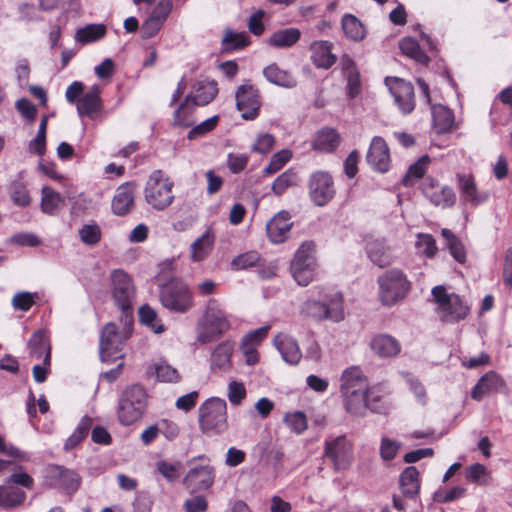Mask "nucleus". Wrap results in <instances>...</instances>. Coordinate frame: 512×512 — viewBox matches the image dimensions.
<instances>
[{
  "label": "nucleus",
  "instance_id": "f257e3e1",
  "mask_svg": "<svg viewBox=\"0 0 512 512\" xmlns=\"http://www.w3.org/2000/svg\"><path fill=\"white\" fill-rule=\"evenodd\" d=\"M112 295L122 312L123 330L119 331L113 322L107 323L101 332L100 357L103 362H113L123 358V344L131 334L133 326L132 302L135 289L131 277L121 269L111 273Z\"/></svg>",
  "mask_w": 512,
  "mask_h": 512
},
{
  "label": "nucleus",
  "instance_id": "f03ea898",
  "mask_svg": "<svg viewBox=\"0 0 512 512\" xmlns=\"http://www.w3.org/2000/svg\"><path fill=\"white\" fill-rule=\"evenodd\" d=\"M340 393L345 410L354 416L365 415L368 379L358 366L346 368L340 378Z\"/></svg>",
  "mask_w": 512,
  "mask_h": 512
},
{
  "label": "nucleus",
  "instance_id": "7ed1b4c3",
  "mask_svg": "<svg viewBox=\"0 0 512 512\" xmlns=\"http://www.w3.org/2000/svg\"><path fill=\"white\" fill-rule=\"evenodd\" d=\"M431 295L436 304V313L442 322L458 323L470 313V305L464 297L456 293H448L442 285L433 287Z\"/></svg>",
  "mask_w": 512,
  "mask_h": 512
},
{
  "label": "nucleus",
  "instance_id": "20e7f679",
  "mask_svg": "<svg viewBox=\"0 0 512 512\" xmlns=\"http://www.w3.org/2000/svg\"><path fill=\"white\" fill-rule=\"evenodd\" d=\"M148 395L139 384L128 386L120 395L117 407L118 420L122 425L129 426L140 420L146 410Z\"/></svg>",
  "mask_w": 512,
  "mask_h": 512
},
{
  "label": "nucleus",
  "instance_id": "39448f33",
  "mask_svg": "<svg viewBox=\"0 0 512 512\" xmlns=\"http://www.w3.org/2000/svg\"><path fill=\"white\" fill-rule=\"evenodd\" d=\"M174 181L163 171L154 170L144 187L146 203L156 211L166 210L174 201Z\"/></svg>",
  "mask_w": 512,
  "mask_h": 512
},
{
  "label": "nucleus",
  "instance_id": "423d86ee",
  "mask_svg": "<svg viewBox=\"0 0 512 512\" xmlns=\"http://www.w3.org/2000/svg\"><path fill=\"white\" fill-rule=\"evenodd\" d=\"M200 430L207 435H220L228 428L227 403L219 397L206 399L198 409Z\"/></svg>",
  "mask_w": 512,
  "mask_h": 512
},
{
  "label": "nucleus",
  "instance_id": "0eeeda50",
  "mask_svg": "<svg viewBox=\"0 0 512 512\" xmlns=\"http://www.w3.org/2000/svg\"><path fill=\"white\" fill-rule=\"evenodd\" d=\"M319 300H307L302 311L307 316L317 320L340 322L344 319L343 296L340 292L324 293L323 288H317Z\"/></svg>",
  "mask_w": 512,
  "mask_h": 512
},
{
  "label": "nucleus",
  "instance_id": "6e6552de",
  "mask_svg": "<svg viewBox=\"0 0 512 512\" xmlns=\"http://www.w3.org/2000/svg\"><path fill=\"white\" fill-rule=\"evenodd\" d=\"M159 300L170 312L184 314L194 306L193 293L183 280L172 278L159 289Z\"/></svg>",
  "mask_w": 512,
  "mask_h": 512
},
{
  "label": "nucleus",
  "instance_id": "1a4fd4ad",
  "mask_svg": "<svg viewBox=\"0 0 512 512\" xmlns=\"http://www.w3.org/2000/svg\"><path fill=\"white\" fill-rule=\"evenodd\" d=\"M379 285V299L385 306L395 305L404 299L411 289V283L403 271L390 269L377 279Z\"/></svg>",
  "mask_w": 512,
  "mask_h": 512
},
{
  "label": "nucleus",
  "instance_id": "9d476101",
  "mask_svg": "<svg viewBox=\"0 0 512 512\" xmlns=\"http://www.w3.org/2000/svg\"><path fill=\"white\" fill-rule=\"evenodd\" d=\"M314 248L313 242H304L297 249L291 262V274L300 286H307L314 278L317 266Z\"/></svg>",
  "mask_w": 512,
  "mask_h": 512
},
{
  "label": "nucleus",
  "instance_id": "9b49d317",
  "mask_svg": "<svg viewBox=\"0 0 512 512\" xmlns=\"http://www.w3.org/2000/svg\"><path fill=\"white\" fill-rule=\"evenodd\" d=\"M202 330L198 333V341L202 344L209 343L220 337L231 327L226 312L220 309L216 302L210 301L204 315Z\"/></svg>",
  "mask_w": 512,
  "mask_h": 512
},
{
  "label": "nucleus",
  "instance_id": "f8f14e48",
  "mask_svg": "<svg viewBox=\"0 0 512 512\" xmlns=\"http://www.w3.org/2000/svg\"><path fill=\"white\" fill-rule=\"evenodd\" d=\"M324 455L331 461L335 471H345L352 463V444L345 435L330 436L324 443Z\"/></svg>",
  "mask_w": 512,
  "mask_h": 512
},
{
  "label": "nucleus",
  "instance_id": "ddd939ff",
  "mask_svg": "<svg viewBox=\"0 0 512 512\" xmlns=\"http://www.w3.org/2000/svg\"><path fill=\"white\" fill-rule=\"evenodd\" d=\"M236 108L245 120H254L259 116L262 105L259 90L247 80L235 92Z\"/></svg>",
  "mask_w": 512,
  "mask_h": 512
},
{
  "label": "nucleus",
  "instance_id": "4468645a",
  "mask_svg": "<svg viewBox=\"0 0 512 512\" xmlns=\"http://www.w3.org/2000/svg\"><path fill=\"white\" fill-rule=\"evenodd\" d=\"M308 189L311 201L319 207L327 205L336 193L332 176L321 170L310 175Z\"/></svg>",
  "mask_w": 512,
  "mask_h": 512
},
{
  "label": "nucleus",
  "instance_id": "2eb2a0df",
  "mask_svg": "<svg viewBox=\"0 0 512 512\" xmlns=\"http://www.w3.org/2000/svg\"><path fill=\"white\" fill-rule=\"evenodd\" d=\"M44 479L49 487L67 494L76 492L80 486V477L76 472L57 465L46 468Z\"/></svg>",
  "mask_w": 512,
  "mask_h": 512
},
{
  "label": "nucleus",
  "instance_id": "dca6fc26",
  "mask_svg": "<svg viewBox=\"0 0 512 512\" xmlns=\"http://www.w3.org/2000/svg\"><path fill=\"white\" fill-rule=\"evenodd\" d=\"M385 83L401 112L403 114L411 113L415 108L413 85L396 77H387Z\"/></svg>",
  "mask_w": 512,
  "mask_h": 512
},
{
  "label": "nucleus",
  "instance_id": "f3484780",
  "mask_svg": "<svg viewBox=\"0 0 512 512\" xmlns=\"http://www.w3.org/2000/svg\"><path fill=\"white\" fill-rule=\"evenodd\" d=\"M422 192L429 201L443 208L454 205L456 196L453 189L449 186H441L439 182L428 176L422 182Z\"/></svg>",
  "mask_w": 512,
  "mask_h": 512
},
{
  "label": "nucleus",
  "instance_id": "a211bd4d",
  "mask_svg": "<svg viewBox=\"0 0 512 512\" xmlns=\"http://www.w3.org/2000/svg\"><path fill=\"white\" fill-rule=\"evenodd\" d=\"M367 163L377 172L386 173L390 168V153L386 141L375 136L370 144L367 156Z\"/></svg>",
  "mask_w": 512,
  "mask_h": 512
},
{
  "label": "nucleus",
  "instance_id": "6ab92c4d",
  "mask_svg": "<svg viewBox=\"0 0 512 512\" xmlns=\"http://www.w3.org/2000/svg\"><path fill=\"white\" fill-rule=\"evenodd\" d=\"M103 111V102L101 99V88L99 85H93L77 102V112L79 116H86L91 120L96 119Z\"/></svg>",
  "mask_w": 512,
  "mask_h": 512
},
{
  "label": "nucleus",
  "instance_id": "aec40b11",
  "mask_svg": "<svg viewBox=\"0 0 512 512\" xmlns=\"http://www.w3.org/2000/svg\"><path fill=\"white\" fill-rule=\"evenodd\" d=\"M218 94V84L215 80H197L191 87L187 98L194 105L206 106L211 103Z\"/></svg>",
  "mask_w": 512,
  "mask_h": 512
},
{
  "label": "nucleus",
  "instance_id": "412c9836",
  "mask_svg": "<svg viewBox=\"0 0 512 512\" xmlns=\"http://www.w3.org/2000/svg\"><path fill=\"white\" fill-rule=\"evenodd\" d=\"M134 206V185L126 182L116 189L111 202V209L114 215L125 216L134 209Z\"/></svg>",
  "mask_w": 512,
  "mask_h": 512
},
{
  "label": "nucleus",
  "instance_id": "4be33fe9",
  "mask_svg": "<svg viewBox=\"0 0 512 512\" xmlns=\"http://www.w3.org/2000/svg\"><path fill=\"white\" fill-rule=\"evenodd\" d=\"M332 49L333 44L327 40H317L310 44V59L316 68L327 70L336 63L337 57Z\"/></svg>",
  "mask_w": 512,
  "mask_h": 512
},
{
  "label": "nucleus",
  "instance_id": "5701e85b",
  "mask_svg": "<svg viewBox=\"0 0 512 512\" xmlns=\"http://www.w3.org/2000/svg\"><path fill=\"white\" fill-rule=\"evenodd\" d=\"M505 386L504 379L497 372L488 371L472 388L471 397L476 401H481L485 394L498 392Z\"/></svg>",
  "mask_w": 512,
  "mask_h": 512
},
{
  "label": "nucleus",
  "instance_id": "b1692460",
  "mask_svg": "<svg viewBox=\"0 0 512 512\" xmlns=\"http://www.w3.org/2000/svg\"><path fill=\"white\" fill-rule=\"evenodd\" d=\"M231 267L234 270H244L251 267H259L260 269L258 272L263 279H269L275 274L274 269L271 267L265 269L262 268L263 259L257 251H248L237 255L232 259Z\"/></svg>",
  "mask_w": 512,
  "mask_h": 512
},
{
  "label": "nucleus",
  "instance_id": "393cba45",
  "mask_svg": "<svg viewBox=\"0 0 512 512\" xmlns=\"http://www.w3.org/2000/svg\"><path fill=\"white\" fill-rule=\"evenodd\" d=\"M290 219L288 212L281 211L267 223L266 231L271 242L282 243L288 238L292 227Z\"/></svg>",
  "mask_w": 512,
  "mask_h": 512
},
{
  "label": "nucleus",
  "instance_id": "a878e982",
  "mask_svg": "<svg viewBox=\"0 0 512 512\" xmlns=\"http://www.w3.org/2000/svg\"><path fill=\"white\" fill-rule=\"evenodd\" d=\"M214 477V469L210 465H201L188 471L184 483L194 490H206L213 484Z\"/></svg>",
  "mask_w": 512,
  "mask_h": 512
},
{
  "label": "nucleus",
  "instance_id": "bb28decb",
  "mask_svg": "<svg viewBox=\"0 0 512 512\" xmlns=\"http://www.w3.org/2000/svg\"><path fill=\"white\" fill-rule=\"evenodd\" d=\"M274 345L282 356V359L289 365H297L301 358L302 353L297 341L287 335L280 333L274 338Z\"/></svg>",
  "mask_w": 512,
  "mask_h": 512
},
{
  "label": "nucleus",
  "instance_id": "cd10ccee",
  "mask_svg": "<svg viewBox=\"0 0 512 512\" xmlns=\"http://www.w3.org/2000/svg\"><path fill=\"white\" fill-rule=\"evenodd\" d=\"M340 141V134L334 128L323 127L315 133L311 148L321 153H333Z\"/></svg>",
  "mask_w": 512,
  "mask_h": 512
},
{
  "label": "nucleus",
  "instance_id": "c85d7f7f",
  "mask_svg": "<svg viewBox=\"0 0 512 512\" xmlns=\"http://www.w3.org/2000/svg\"><path fill=\"white\" fill-rule=\"evenodd\" d=\"M234 351V342L225 340L219 343L211 353V371L226 372L232 366L231 357Z\"/></svg>",
  "mask_w": 512,
  "mask_h": 512
},
{
  "label": "nucleus",
  "instance_id": "c756f323",
  "mask_svg": "<svg viewBox=\"0 0 512 512\" xmlns=\"http://www.w3.org/2000/svg\"><path fill=\"white\" fill-rule=\"evenodd\" d=\"M28 349L30 354L37 359H41L43 357V363L45 366L51 365V345L46 331H35L29 339Z\"/></svg>",
  "mask_w": 512,
  "mask_h": 512
},
{
  "label": "nucleus",
  "instance_id": "7c9ffc66",
  "mask_svg": "<svg viewBox=\"0 0 512 512\" xmlns=\"http://www.w3.org/2000/svg\"><path fill=\"white\" fill-rule=\"evenodd\" d=\"M402 495L408 499H416L420 491V475L415 466L406 467L399 477Z\"/></svg>",
  "mask_w": 512,
  "mask_h": 512
},
{
  "label": "nucleus",
  "instance_id": "2f4dec72",
  "mask_svg": "<svg viewBox=\"0 0 512 512\" xmlns=\"http://www.w3.org/2000/svg\"><path fill=\"white\" fill-rule=\"evenodd\" d=\"M370 346L374 353L382 358L394 357L401 351L399 341L388 334L376 335L371 340Z\"/></svg>",
  "mask_w": 512,
  "mask_h": 512
},
{
  "label": "nucleus",
  "instance_id": "473e14b6",
  "mask_svg": "<svg viewBox=\"0 0 512 512\" xmlns=\"http://www.w3.org/2000/svg\"><path fill=\"white\" fill-rule=\"evenodd\" d=\"M366 254L375 265L383 268L391 264L392 256L385 243L379 239H372L366 243Z\"/></svg>",
  "mask_w": 512,
  "mask_h": 512
},
{
  "label": "nucleus",
  "instance_id": "72a5a7b5",
  "mask_svg": "<svg viewBox=\"0 0 512 512\" xmlns=\"http://www.w3.org/2000/svg\"><path fill=\"white\" fill-rule=\"evenodd\" d=\"M215 236L211 230H206L191 245V260L201 262L212 252Z\"/></svg>",
  "mask_w": 512,
  "mask_h": 512
},
{
  "label": "nucleus",
  "instance_id": "f704fd0d",
  "mask_svg": "<svg viewBox=\"0 0 512 512\" xmlns=\"http://www.w3.org/2000/svg\"><path fill=\"white\" fill-rule=\"evenodd\" d=\"M432 109L433 127L438 134H445L453 128L454 113L443 105H434Z\"/></svg>",
  "mask_w": 512,
  "mask_h": 512
},
{
  "label": "nucleus",
  "instance_id": "c9c22d12",
  "mask_svg": "<svg viewBox=\"0 0 512 512\" xmlns=\"http://www.w3.org/2000/svg\"><path fill=\"white\" fill-rule=\"evenodd\" d=\"M107 27L102 23H91L76 30L75 41L82 45L97 42L105 37Z\"/></svg>",
  "mask_w": 512,
  "mask_h": 512
},
{
  "label": "nucleus",
  "instance_id": "e433bc0d",
  "mask_svg": "<svg viewBox=\"0 0 512 512\" xmlns=\"http://www.w3.org/2000/svg\"><path fill=\"white\" fill-rule=\"evenodd\" d=\"M263 75L267 81L285 88H293L296 86V80L286 70L280 69L277 64L273 63L265 67Z\"/></svg>",
  "mask_w": 512,
  "mask_h": 512
},
{
  "label": "nucleus",
  "instance_id": "4c0bfd02",
  "mask_svg": "<svg viewBox=\"0 0 512 512\" xmlns=\"http://www.w3.org/2000/svg\"><path fill=\"white\" fill-rule=\"evenodd\" d=\"M41 210L43 213L54 216L64 206V198L51 187L42 188Z\"/></svg>",
  "mask_w": 512,
  "mask_h": 512
},
{
  "label": "nucleus",
  "instance_id": "58836bf2",
  "mask_svg": "<svg viewBox=\"0 0 512 512\" xmlns=\"http://www.w3.org/2000/svg\"><path fill=\"white\" fill-rule=\"evenodd\" d=\"M301 32L298 28H285L274 32L269 38V44L276 48H289L299 41Z\"/></svg>",
  "mask_w": 512,
  "mask_h": 512
},
{
  "label": "nucleus",
  "instance_id": "ea45409f",
  "mask_svg": "<svg viewBox=\"0 0 512 512\" xmlns=\"http://www.w3.org/2000/svg\"><path fill=\"white\" fill-rule=\"evenodd\" d=\"M26 493L19 487L6 484L0 486V506L5 508L15 507L24 502Z\"/></svg>",
  "mask_w": 512,
  "mask_h": 512
},
{
  "label": "nucleus",
  "instance_id": "a19ab883",
  "mask_svg": "<svg viewBox=\"0 0 512 512\" xmlns=\"http://www.w3.org/2000/svg\"><path fill=\"white\" fill-rule=\"evenodd\" d=\"M8 193L11 201L18 207H27L31 203V197L25 182L21 179H15L8 185Z\"/></svg>",
  "mask_w": 512,
  "mask_h": 512
},
{
  "label": "nucleus",
  "instance_id": "79ce46f5",
  "mask_svg": "<svg viewBox=\"0 0 512 512\" xmlns=\"http://www.w3.org/2000/svg\"><path fill=\"white\" fill-rule=\"evenodd\" d=\"M197 106L198 105L192 104V102L187 97H185L174 111V125L185 128L192 126L194 124L193 115Z\"/></svg>",
  "mask_w": 512,
  "mask_h": 512
},
{
  "label": "nucleus",
  "instance_id": "37998d69",
  "mask_svg": "<svg viewBox=\"0 0 512 512\" xmlns=\"http://www.w3.org/2000/svg\"><path fill=\"white\" fill-rule=\"evenodd\" d=\"M401 52L420 64L427 65L430 61L428 55L421 49L418 41L412 37H405L399 43Z\"/></svg>",
  "mask_w": 512,
  "mask_h": 512
},
{
  "label": "nucleus",
  "instance_id": "c03bdc74",
  "mask_svg": "<svg viewBox=\"0 0 512 512\" xmlns=\"http://www.w3.org/2000/svg\"><path fill=\"white\" fill-rule=\"evenodd\" d=\"M430 163L428 155L421 156L415 163L410 165L405 176L402 179V183L406 187L413 186L416 181L423 178Z\"/></svg>",
  "mask_w": 512,
  "mask_h": 512
},
{
  "label": "nucleus",
  "instance_id": "a18cd8bd",
  "mask_svg": "<svg viewBox=\"0 0 512 512\" xmlns=\"http://www.w3.org/2000/svg\"><path fill=\"white\" fill-rule=\"evenodd\" d=\"M461 198L465 202L473 205H479L488 199V195H480L477 191L476 184L471 177L460 178Z\"/></svg>",
  "mask_w": 512,
  "mask_h": 512
},
{
  "label": "nucleus",
  "instance_id": "49530a36",
  "mask_svg": "<svg viewBox=\"0 0 512 512\" xmlns=\"http://www.w3.org/2000/svg\"><path fill=\"white\" fill-rule=\"evenodd\" d=\"M93 424V419L89 416L81 418L74 432L68 437L64 444L65 450H72L79 445L83 439L88 435Z\"/></svg>",
  "mask_w": 512,
  "mask_h": 512
},
{
  "label": "nucleus",
  "instance_id": "de8ad7c7",
  "mask_svg": "<svg viewBox=\"0 0 512 512\" xmlns=\"http://www.w3.org/2000/svg\"><path fill=\"white\" fill-rule=\"evenodd\" d=\"M441 235L445 239L446 246L452 257L460 264H464L466 261V251L459 238L446 228L441 230Z\"/></svg>",
  "mask_w": 512,
  "mask_h": 512
},
{
  "label": "nucleus",
  "instance_id": "09e8293b",
  "mask_svg": "<svg viewBox=\"0 0 512 512\" xmlns=\"http://www.w3.org/2000/svg\"><path fill=\"white\" fill-rule=\"evenodd\" d=\"M465 478L468 482L480 486H486L491 481V474L488 469L480 463H474L465 468Z\"/></svg>",
  "mask_w": 512,
  "mask_h": 512
},
{
  "label": "nucleus",
  "instance_id": "8fccbe9b",
  "mask_svg": "<svg viewBox=\"0 0 512 512\" xmlns=\"http://www.w3.org/2000/svg\"><path fill=\"white\" fill-rule=\"evenodd\" d=\"M342 29L345 35L354 41L362 40L365 36V30L362 23L351 14H345L343 16Z\"/></svg>",
  "mask_w": 512,
  "mask_h": 512
},
{
  "label": "nucleus",
  "instance_id": "3c124183",
  "mask_svg": "<svg viewBox=\"0 0 512 512\" xmlns=\"http://www.w3.org/2000/svg\"><path fill=\"white\" fill-rule=\"evenodd\" d=\"M153 366L158 381L165 383H177L181 380L178 370L171 366L167 361L159 360L155 362Z\"/></svg>",
  "mask_w": 512,
  "mask_h": 512
},
{
  "label": "nucleus",
  "instance_id": "603ef678",
  "mask_svg": "<svg viewBox=\"0 0 512 512\" xmlns=\"http://www.w3.org/2000/svg\"><path fill=\"white\" fill-rule=\"evenodd\" d=\"M139 319L143 325L148 326L156 334H160L165 331L164 325L158 319L157 312L152 307H150L148 304H145L140 307Z\"/></svg>",
  "mask_w": 512,
  "mask_h": 512
},
{
  "label": "nucleus",
  "instance_id": "864d4df0",
  "mask_svg": "<svg viewBox=\"0 0 512 512\" xmlns=\"http://www.w3.org/2000/svg\"><path fill=\"white\" fill-rule=\"evenodd\" d=\"M286 426L295 434L301 435L308 428L307 417L302 411L289 412L283 418Z\"/></svg>",
  "mask_w": 512,
  "mask_h": 512
},
{
  "label": "nucleus",
  "instance_id": "5fc2aeb1",
  "mask_svg": "<svg viewBox=\"0 0 512 512\" xmlns=\"http://www.w3.org/2000/svg\"><path fill=\"white\" fill-rule=\"evenodd\" d=\"M416 239L415 247L418 253L426 256L427 258H433L437 254L438 248L436 241L431 234L418 233L416 235Z\"/></svg>",
  "mask_w": 512,
  "mask_h": 512
},
{
  "label": "nucleus",
  "instance_id": "6e6d98bb",
  "mask_svg": "<svg viewBox=\"0 0 512 512\" xmlns=\"http://www.w3.org/2000/svg\"><path fill=\"white\" fill-rule=\"evenodd\" d=\"M182 464L179 461L168 462L159 460L156 462V471L162 475L168 482L173 483L180 477Z\"/></svg>",
  "mask_w": 512,
  "mask_h": 512
},
{
  "label": "nucleus",
  "instance_id": "4d7b16f0",
  "mask_svg": "<svg viewBox=\"0 0 512 512\" xmlns=\"http://www.w3.org/2000/svg\"><path fill=\"white\" fill-rule=\"evenodd\" d=\"M39 299L37 292H18L16 293L11 301L12 307L16 311L27 312L35 304L36 300Z\"/></svg>",
  "mask_w": 512,
  "mask_h": 512
},
{
  "label": "nucleus",
  "instance_id": "13d9d810",
  "mask_svg": "<svg viewBox=\"0 0 512 512\" xmlns=\"http://www.w3.org/2000/svg\"><path fill=\"white\" fill-rule=\"evenodd\" d=\"M81 241L86 245H96L101 240V228L96 222L85 224L79 230Z\"/></svg>",
  "mask_w": 512,
  "mask_h": 512
},
{
  "label": "nucleus",
  "instance_id": "bf43d9fd",
  "mask_svg": "<svg viewBox=\"0 0 512 512\" xmlns=\"http://www.w3.org/2000/svg\"><path fill=\"white\" fill-rule=\"evenodd\" d=\"M292 157V153L288 149H283L276 152L268 165L264 168V173L266 175H272L278 172L283 168V166L290 161Z\"/></svg>",
  "mask_w": 512,
  "mask_h": 512
},
{
  "label": "nucleus",
  "instance_id": "052dcab7",
  "mask_svg": "<svg viewBox=\"0 0 512 512\" xmlns=\"http://www.w3.org/2000/svg\"><path fill=\"white\" fill-rule=\"evenodd\" d=\"M296 183V173L291 169L280 174L272 184V191L276 195L283 194L289 187Z\"/></svg>",
  "mask_w": 512,
  "mask_h": 512
},
{
  "label": "nucleus",
  "instance_id": "680f3d73",
  "mask_svg": "<svg viewBox=\"0 0 512 512\" xmlns=\"http://www.w3.org/2000/svg\"><path fill=\"white\" fill-rule=\"evenodd\" d=\"M223 44L226 49H241L249 44V36L245 32L228 31L223 38Z\"/></svg>",
  "mask_w": 512,
  "mask_h": 512
},
{
  "label": "nucleus",
  "instance_id": "e2e57ef3",
  "mask_svg": "<svg viewBox=\"0 0 512 512\" xmlns=\"http://www.w3.org/2000/svg\"><path fill=\"white\" fill-rule=\"evenodd\" d=\"M219 117L217 115L212 116L200 124L192 127V129L188 132L187 138L189 140H194L196 138L202 137L207 133L214 130L218 124Z\"/></svg>",
  "mask_w": 512,
  "mask_h": 512
},
{
  "label": "nucleus",
  "instance_id": "0e129e2a",
  "mask_svg": "<svg viewBox=\"0 0 512 512\" xmlns=\"http://www.w3.org/2000/svg\"><path fill=\"white\" fill-rule=\"evenodd\" d=\"M274 145H275V137L272 134H270V133L260 134V135H258L254 144L252 145L251 151L261 154V155H266L271 152Z\"/></svg>",
  "mask_w": 512,
  "mask_h": 512
},
{
  "label": "nucleus",
  "instance_id": "69168bd1",
  "mask_svg": "<svg viewBox=\"0 0 512 512\" xmlns=\"http://www.w3.org/2000/svg\"><path fill=\"white\" fill-rule=\"evenodd\" d=\"M383 409L382 396L375 387H369L368 384L365 399V412L370 410L375 413H381Z\"/></svg>",
  "mask_w": 512,
  "mask_h": 512
},
{
  "label": "nucleus",
  "instance_id": "338daca9",
  "mask_svg": "<svg viewBox=\"0 0 512 512\" xmlns=\"http://www.w3.org/2000/svg\"><path fill=\"white\" fill-rule=\"evenodd\" d=\"M246 395V388L242 382L233 380L228 384L227 397L232 405H240L246 398Z\"/></svg>",
  "mask_w": 512,
  "mask_h": 512
},
{
  "label": "nucleus",
  "instance_id": "774afa93",
  "mask_svg": "<svg viewBox=\"0 0 512 512\" xmlns=\"http://www.w3.org/2000/svg\"><path fill=\"white\" fill-rule=\"evenodd\" d=\"M10 241L24 247H37L41 244V239L30 232L16 233L11 237Z\"/></svg>",
  "mask_w": 512,
  "mask_h": 512
}]
</instances>
